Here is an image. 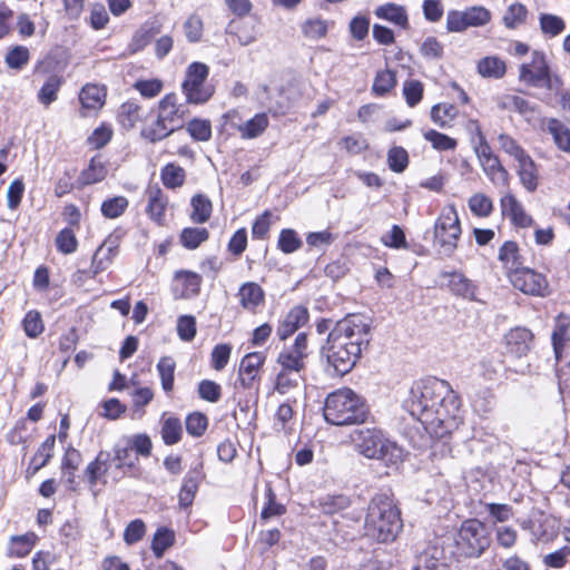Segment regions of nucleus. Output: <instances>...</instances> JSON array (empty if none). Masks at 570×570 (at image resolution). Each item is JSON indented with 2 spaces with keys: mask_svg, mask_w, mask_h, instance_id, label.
<instances>
[{
  "mask_svg": "<svg viewBox=\"0 0 570 570\" xmlns=\"http://www.w3.org/2000/svg\"><path fill=\"white\" fill-rule=\"evenodd\" d=\"M175 534L171 530L160 528L154 534L151 550L157 558L163 557L164 552L174 543Z\"/></svg>",
  "mask_w": 570,
  "mask_h": 570,
  "instance_id": "6e6d98bb",
  "label": "nucleus"
},
{
  "mask_svg": "<svg viewBox=\"0 0 570 570\" xmlns=\"http://www.w3.org/2000/svg\"><path fill=\"white\" fill-rule=\"evenodd\" d=\"M277 246L284 254H292L303 246V242L294 229L285 228L279 233Z\"/></svg>",
  "mask_w": 570,
  "mask_h": 570,
  "instance_id": "8fccbe9b",
  "label": "nucleus"
},
{
  "mask_svg": "<svg viewBox=\"0 0 570 570\" xmlns=\"http://www.w3.org/2000/svg\"><path fill=\"white\" fill-rule=\"evenodd\" d=\"M396 85L395 72L390 69L379 71L374 78L372 91L376 96H385Z\"/></svg>",
  "mask_w": 570,
  "mask_h": 570,
  "instance_id": "a18cd8bd",
  "label": "nucleus"
},
{
  "mask_svg": "<svg viewBox=\"0 0 570 570\" xmlns=\"http://www.w3.org/2000/svg\"><path fill=\"white\" fill-rule=\"evenodd\" d=\"M268 117L265 112L256 114L253 118L237 127L243 139H253L261 136L268 127Z\"/></svg>",
  "mask_w": 570,
  "mask_h": 570,
  "instance_id": "c756f323",
  "label": "nucleus"
},
{
  "mask_svg": "<svg viewBox=\"0 0 570 570\" xmlns=\"http://www.w3.org/2000/svg\"><path fill=\"white\" fill-rule=\"evenodd\" d=\"M176 362L170 356H163L157 363V371L160 376L161 387L166 393L174 389Z\"/></svg>",
  "mask_w": 570,
  "mask_h": 570,
  "instance_id": "c9c22d12",
  "label": "nucleus"
},
{
  "mask_svg": "<svg viewBox=\"0 0 570 570\" xmlns=\"http://www.w3.org/2000/svg\"><path fill=\"white\" fill-rule=\"evenodd\" d=\"M237 297L240 306L252 313H257L258 308L265 303V292L255 282L244 283L238 289Z\"/></svg>",
  "mask_w": 570,
  "mask_h": 570,
  "instance_id": "aec40b11",
  "label": "nucleus"
},
{
  "mask_svg": "<svg viewBox=\"0 0 570 570\" xmlns=\"http://www.w3.org/2000/svg\"><path fill=\"white\" fill-rule=\"evenodd\" d=\"M322 511L326 514H334L350 507V499L346 495H327L320 501Z\"/></svg>",
  "mask_w": 570,
  "mask_h": 570,
  "instance_id": "69168bd1",
  "label": "nucleus"
},
{
  "mask_svg": "<svg viewBox=\"0 0 570 570\" xmlns=\"http://www.w3.org/2000/svg\"><path fill=\"white\" fill-rule=\"evenodd\" d=\"M183 428L180 420L177 417H168L163 421L161 438L165 444L174 445L181 439Z\"/></svg>",
  "mask_w": 570,
  "mask_h": 570,
  "instance_id": "37998d69",
  "label": "nucleus"
},
{
  "mask_svg": "<svg viewBox=\"0 0 570 570\" xmlns=\"http://www.w3.org/2000/svg\"><path fill=\"white\" fill-rule=\"evenodd\" d=\"M520 527L529 531L535 542L548 543L559 534V527L551 517L540 514L539 518H528L520 521Z\"/></svg>",
  "mask_w": 570,
  "mask_h": 570,
  "instance_id": "ddd939ff",
  "label": "nucleus"
},
{
  "mask_svg": "<svg viewBox=\"0 0 570 570\" xmlns=\"http://www.w3.org/2000/svg\"><path fill=\"white\" fill-rule=\"evenodd\" d=\"M357 452L371 460H380L386 466L396 468L403 461V450L384 438L381 430L360 429L352 434Z\"/></svg>",
  "mask_w": 570,
  "mask_h": 570,
  "instance_id": "39448f33",
  "label": "nucleus"
},
{
  "mask_svg": "<svg viewBox=\"0 0 570 570\" xmlns=\"http://www.w3.org/2000/svg\"><path fill=\"white\" fill-rule=\"evenodd\" d=\"M327 21L321 19V18H311L307 19L302 24V32L306 38L309 39H321L326 36L327 33Z\"/></svg>",
  "mask_w": 570,
  "mask_h": 570,
  "instance_id": "e2e57ef3",
  "label": "nucleus"
},
{
  "mask_svg": "<svg viewBox=\"0 0 570 570\" xmlns=\"http://www.w3.org/2000/svg\"><path fill=\"white\" fill-rule=\"evenodd\" d=\"M384 552L379 549L365 557L357 570H389L390 564L381 559Z\"/></svg>",
  "mask_w": 570,
  "mask_h": 570,
  "instance_id": "774afa93",
  "label": "nucleus"
},
{
  "mask_svg": "<svg viewBox=\"0 0 570 570\" xmlns=\"http://www.w3.org/2000/svg\"><path fill=\"white\" fill-rule=\"evenodd\" d=\"M106 176V163L100 155H97L91 158L89 166L82 170L78 180L81 185H92L104 180Z\"/></svg>",
  "mask_w": 570,
  "mask_h": 570,
  "instance_id": "cd10ccee",
  "label": "nucleus"
},
{
  "mask_svg": "<svg viewBox=\"0 0 570 570\" xmlns=\"http://www.w3.org/2000/svg\"><path fill=\"white\" fill-rule=\"evenodd\" d=\"M484 174L491 180L495 187H508L509 186V173L501 165L498 156L490 157L487 160L480 163Z\"/></svg>",
  "mask_w": 570,
  "mask_h": 570,
  "instance_id": "393cba45",
  "label": "nucleus"
},
{
  "mask_svg": "<svg viewBox=\"0 0 570 570\" xmlns=\"http://www.w3.org/2000/svg\"><path fill=\"white\" fill-rule=\"evenodd\" d=\"M209 68L202 62H193L186 71V78L181 85L184 95L189 104H204L213 96V89L205 86Z\"/></svg>",
  "mask_w": 570,
  "mask_h": 570,
  "instance_id": "6e6552de",
  "label": "nucleus"
},
{
  "mask_svg": "<svg viewBox=\"0 0 570 570\" xmlns=\"http://www.w3.org/2000/svg\"><path fill=\"white\" fill-rule=\"evenodd\" d=\"M505 63L498 57H485L478 63V71L482 77L499 79L504 76Z\"/></svg>",
  "mask_w": 570,
  "mask_h": 570,
  "instance_id": "e433bc0d",
  "label": "nucleus"
},
{
  "mask_svg": "<svg viewBox=\"0 0 570 570\" xmlns=\"http://www.w3.org/2000/svg\"><path fill=\"white\" fill-rule=\"evenodd\" d=\"M174 131L171 125L163 119V115L158 111L155 121L141 130V136L150 142H156L165 139Z\"/></svg>",
  "mask_w": 570,
  "mask_h": 570,
  "instance_id": "c85d7f7f",
  "label": "nucleus"
},
{
  "mask_svg": "<svg viewBox=\"0 0 570 570\" xmlns=\"http://www.w3.org/2000/svg\"><path fill=\"white\" fill-rule=\"evenodd\" d=\"M428 390V383L424 380L415 382L411 390L410 395L404 402V407L410 415L419 422L423 430H428V421L425 419L428 410V397L425 391Z\"/></svg>",
  "mask_w": 570,
  "mask_h": 570,
  "instance_id": "4468645a",
  "label": "nucleus"
},
{
  "mask_svg": "<svg viewBox=\"0 0 570 570\" xmlns=\"http://www.w3.org/2000/svg\"><path fill=\"white\" fill-rule=\"evenodd\" d=\"M518 531L510 525H498L494 528V540L499 548L512 549L518 542Z\"/></svg>",
  "mask_w": 570,
  "mask_h": 570,
  "instance_id": "3c124183",
  "label": "nucleus"
},
{
  "mask_svg": "<svg viewBox=\"0 0 570 570\" xmlns=\"http://www.w3.org/2000/svg\"><path fill=\"white\" fill-rule=\"evenodd\" d=\"M323 414L327 423L342 426L364 423L370 410L361 395L350 387H342L326 396Z\"/></svg>",
  "mask_w": 570,
  "mask_h": 570,
  "instance_id": "20e7f679",
  "label": "nucleus"
},
{
  "mask_svg": "<svg viewBox=\"0 0 570 570\" xmlns=\"http://www.w3.org/2000/svg\"><path fill=\"white\" fill-rule=\"evenodd\" d=\"M430 391L432 396L430 401V439L434 438L435 442L430 445L433 449V455L440 453L441 455L448 454L451 449L449 446L448 438L459 426V400L454 395L450 384L436 377H430Z\"/></svg>",
  "mask_w": 570,
  "mask_h": 570,
  "instance_id": "f03ea898",
  "label": "nucleus"
},
{
  "mask_svg": "<svg viewBox=\"0 0 570 570\" xmlns=\"http://www.w3.org/2000/svg\"><path fill=\"white\" fill-rule=\"evenodd\" d=\"M379 19L387 20L396 26L405 27L407 23L406 11L395 3L380 6L374 11Z\"/></svg>",
  "mask_w": 570,
  "mask_h": 570,
  "instance_id": "473e14b6",
  "label": "nucleus"
},
{
  "mask_svg": "<svg viewBox=\"0 0 570 570\" xmlns=\"http://www.w3.org/2000/svg\"><path fill=\"white\" fill-rule=\"evenodd\" d=\"M491 20V12L481 6H473L463 11L450 10L446 16V29L462 32L470 27H481Z\"/></svg>",
  "mask_w": 570,
  "mask_h": 570,
  "instance_id": "9d476101",
  "label": "nucleus"
},
{
  "mask_svg": "<svg viewBox=\"0 0 570 570\" xmlns=\"http://www.w3.org/2000/svg\"><path fill=\"white\" fill-rule=\"evenodd\" d=\"M147 199L146 213L148 217L157 225H164L166 220V210L168 207V197L163 189L156 185H149L145 190Z\"/></svg>",
  "mask_w": 570,
  "mask_h": 570,
  "instance_id": "dca6fc26",
  "label": "nucleus"
},
{
  "mask_svg": "<svg viewBox=\"0 0 570 570\" xmlns=\"http://www.w3.org/2000/svg\"><path fill=\"white\" fill-rule=\"evenodd\" d=\"M328 343L337 344L338 342L344 347L350 350L352 344L354 347H360V354L363 347L370 343V325L361 315H348L345 318L336 322L327 336Z\"/></svg>",
  "mask_w": 570,
  "mask_h": 570,
  "instance_id": "423d86ee",
  "label": "nucleus"
},
{
  "mask_svg": "<svg viewBox=\"0 0 570 570\" xmlns=\"http://www.w3.org/2000/svg\"><path fill=\"white\" fill-rule=\"evenodd\" d=\"M208 237L209 233L205 227H187L180 233V243L187 249H196Z\"/></svg>",
  "mask_w": 570,
  "mask_h": 570,
  "instance_id": "58836bf2",
  "label": "nucleus"
},
{
  "mask_svg": "<svg viewBox=\"0 0 570 570\" xmlns=\"http://www.w3.org/2000/svg\"><path fill=\"white\" fill-rule=\"evenodd\" d=\"M509 279L514 288L531 296L546 297L550 294V287L546 275L529 267H519L509 273Z\"/></svg>",
  "mask_w": 570,
  "mask_h": 570,
  "instance_id": "1a4fd4ad",
  "label": "nucleus"
},
{
  "mask_svg": "<svg viewBox=\"0 0 570 570\" xmlns=\"http://www.w3.org/2000/svg\"><path fill=\"white\" fill-rule=\"evenodd\" d=\"M203 476V463H198L185 474L178 494V503L181 509H187L193 504Z\"/></svg>",
  "mask_w": 570,
  "mask_h": 570,
  "instance_id": "a211bd4d",
  "label": "nucleus"
},
{
  "mask_svg": "<svg viewBox=\"0 0 570 570\" xmlns=\"http://www.w3.org/2000/svg\"><path fill=\"white\" fill-rule=\"evenodd\" d=\"M489 528L478 519L464 520L455 535L438 538L430 558L448 564L460 558H480L491 546Z\"/></svg>",
  "mask_w": 570,
  "mask_h": 570,
  "instance_id": "f257e3e1",
  "label": "nucleus"
},
{
  "mask_svg": "<svg viewBox=\"0 0 570 570\" xmlns=\"http://www.w3.org/2000/svg\"><path fill=\"white\" fill-rule=\"evenodd\" d=\"M265 362V355L261 352L248 353L239 365V381L243 387L250 389L257 377L258 368Z\"/></svg>",
  "mask_w": 570,
  "mask_h": 570,
  "instance_id": "412c9836",
  "label": "nucleus"
},
{
  "mask_svg": "<svg viewBox=\"0 0 570 570\" xmlns=\"http://www.w3.org/2000/svg\"><path fill=\"white\" fill-rule=\"evenodd\" d=\"M61 83V77L57 75L50 76L38 92L39 101L45 106H49L56 101Z\"/></svg>",
  "mask_w": 570,
  "mask_h": 570,
  "instance_id": "c03bdc74",
  "label": "nucleus"
},
{
  "mask_svg": "<svg viewBox=\"0 0 570 570\" xmlns=\"http://www.w3.org/2000/svg\"><path fill=\"white\" fill-rule=\"evenodd\" d=\"M554 144L563 151H570V129L560 120L551 118L547 125Z\"/></svg>",
  "mask_w": 570,
  "mask_h": 570,
  "instance_id": "f704fd0d",
  "label": "nucleus"
},
{
  "mask_svg": "<svg viewBox=\"0 0 570 570\" xmlns=\"http://www.w3.org/2000/svg\"><path fill=\"white\" fill-rule=\"evenodd\" d=\"M105 88L92 83L83 86L79 94L82 109L88 111H97L100 109L105 104Z\"/></svg>",
  "mask_w": 570,
  "mask_h": 570,
  "instance_id": "b1692460",
  "label": "nucleus"
},
{
  "mask_svg": "<svg viewBox=\"0 0 570 570\" xmlns=\"http://www.w3.org/2000/svg\"><path fill=\"white\" fill-rule=\"evenodd\" d=\"M448 286L459 296L471 298L474 295L472 284L460 273H452L449 275Z\"/></svg>",
  "mask_w": 570,
  "mask_h": 570,
  "instance_id": "13d9d810",
  "label": "nucleus"
},
{
  "mask_svg": "<svg viewBox=\"0 0 570 570\" xmlns=\"http://www.w3.org/2000/svg\"><path fill=\"white\" fill-rule=\"evenodd\" d=\"M119 121L126 129H131L141 120L140 107L134 101H127L120 106Z\"/></svg>",
  "mask_w": 570,
  "mask_h": 570,
  "instance_id": "49530a36",
  "label": "nucleus"
},
{
  "mask_svg": "<svg viewBox=\"0 0 570 570\" xmlns=\"http://www.w3.org/2000/svg\"><path fill=\"white\" fill-rule=\"evenodd\" d=\"M539 22L542 33L551 38L559 36L566 29L563 19L556 14L541 13Z\"/></svg>",
  "mask_w": 570,
  "mask_h": 570,
  "instance_id": "79ce46f5",
  "label": "nucleus"
},
{
  "mask_svg": "<svg viewBox=\"0 0 570 570\" xmlns=\"http://www.w3.org/2000/svg\"><path fill=\"white\" fill-rule=\"evenodd\" d=\"M528 10L522 3H513L508 7L504 16L503 23L510 29H514L525 21Z\"/></svg>",
  "mask_w": 570,
  "mask_h": 570,
  "instance_id": "680f3d73",
  "label": "nucleus"
},
{
  "mask_svg": "<svg viewBox=\"0 0 570 570\" xmlns=\"http://www.w3.org/2000/svg\"><path fill=\"white\" fill-rule=\"evenodd\" d=\"M462 230L458 212L453 205L443 208L434 225V246L443 256H451Z\"/></svg>",
  "mask_w": 570,
  "mask_h": 570,
  "instance_id": "0eeeda50",
  "label": "nucleus"
},
{
  "mask_svg": "<svg viewBox=\"0 0 570 570\" xmlns=\"http://www.w3.org/2000/svg\"><path fill=\"white\" fill-rule=\"evenodd\" d=\"M175 278L181 282L184 297L198 295L202 284V276L199 274L189 271H178Z\"/></svg>",
  "mask_w": 570,
  "mask_h": 570,
  "instance_id": "ea45409f",
  "label": "nucleus"
},
{
  "mask_svg": "<svg viewBox=\"0 0 570 570\" xmlns=\"http://www.w3.org/2000/svg\"><path fill=\"white\" fill-rule=\"evenodd\" d=\"M507 352L515 357L525 356L533 347V334L525 327H515L505 334Z\"/></svg>",
  "mask_w": 570,
  "mask_h": 570,
  "instance_id": "f3484780",
  "label": "nucleus"
},
{
  "mask_svg": "<svg viewBox=\"0 0 570 570\" xmlns=\"http://www.w3.org/2000/svg\"><path fill=\"white\" fill-rule=\"evenodd\" d=\"M567 563H570L569 546H564L543 557V564L549 568L562 569Z\"/></svg>",
  "mask_w": 570,
  "mask_h": 570,
  "instance_id": "338daca9",
  "label": "nucleus"
},
{
  "mask_svg": "<svg viewBox=\"0 0 570 570\" xmlns=\"http://www.w3.org/2000/svg\"><path fill=\"white\" fill-rule=\"evenodd\" d=\"M471 404L476 413L487 415L494 407L495 396L490 389L484 387L475 392L474 396L471 399Z\"/></svg>",
  "mask_w": 570,
  "mask_h": 570,
  "instance_id": "a19ab883",
  "label": "nucleus"
},
{
  "mask_svg": "<svg viewBox=\"0 0 570 570\" xmlns=\"http://www.w3.org/2000/svg\"><path fill=\"white\" fill-rule=\"evenodd\" d=\"M518 175L522 186L530 193L538 188L539 174L534 160L529 154L520 158L518 161Z\"/></svg>",
  "mask_w": 570,
  "mask_h": 570,
  "instance_id": "5701e85b",
  "label": "nucleus"
},
{
  "mask_svg": "<svg viewBox=\"0 0 570 570\" xmlns=\"http://www.w3.org/2000/svg\"><path fill=\"white\" fill-rule=\"evenodd\" d=\"M56 444V435L50 434L43 443L38 448L37 452L31 459L28 466V472L36 474L40 469L47 465L50 459L53 456V449Z\"/></svg>",
  "mask_w": 570,
  "mask_h": 570,
  "instance_id": "bb28decb",
  "label": "nucleus"
},
{
  "mask_svg": "<svg viewBox=\"0 0 570 570\" xmlns=\"http://www.w3.org/2000/svg\"><path fill=\"white\" fill-rule=\"evenodd\" d=\"M189 102H178L176 94H167L158 102V110L163 119L168 121L174 130L183 128L184 120L189 115Z\"/></svg>",
  "mask_w": 570,
  "mask_h": 570,
  "instance_id": "2eb2a0df",
  "label": "nucleus"
},
{
  "mask_svg": "<svg viewBox=\"0 0 570 570\" xmlns=\"http://www.w3.org/2000/svg\"><path fill=\"white\" fill-rule=\"evenodd\" d=\"M503 367L501 355L489 354L480 362V373L485 380H494Z\"/></svg>",
  "mask_w": 570,
  "mask_h": 570,
  "instance_id": "bf43d9fd",
  "label": "nucleus"
},
{
  "mask_svg": "<svg viewBox=\"0 0 570 570\" xmlns=\"http://www.w3.org/2000/svg\"><path fill=\"white\" fill-rule=\"evenodd\" d=\"M160 179L168 189L179 188L185 184L186 170L175 163H169L161 168Z\"/></svg>",
  "mask_w": 570,
  "mask_h": 570,
  "instance_id": "7c9ffc66",
  "label": "nucleus"
},
{
  "mask_svg": "<svg viewBox=\"0 0 570 570\" xmlns=\"http://www.w3.org/2000/svg\"><path fill=\"white\" fill-rule=\"evenodd\" d=\"M128 207V199L124 196H115L101 204V213L107 218H117Z\"/></svg>",
  "mask_w": 570,
  "mask_h": 570,
  "instance_id": "0e129e2a",
  "label": "nucleus"
},
{
  "mask_svg": "<svg viewBox=\"0 0 570 570\" xmlns=\"http://www.w3.org/2000/svg\"><path fill=\"white\" fill-rule=\"evenodd\" d=\"M570 316L561 313L556 318V326L551 334L554 357L559 362L562 357L566 342L569 340Z\"/></svg>",
  "mask_w": 570,
  "mask_h": 570,
  "instance_id": "4be33fe9",
  "label": "nucleus"
},
{
  "mask_svg": "<svg viewBox=\"0 0 570 570\" xmlns=\"http://www.w3.org/2000/svg\"><path fill=\"white\" fill-rule=\"evenodd\" d=\"M277 363L282 370L302 372L305 368V357L292 350H285L279 353Z\"/></svg>",
  "mask_w": 570,
  "mask_h": 570,
  "instance_id": "5fc2aeb1",
  "label": "nucleus"
},
{
  "mask_svg": "<svg viewBox=\"0 0 570 570\" xmlns=\"http://www.w3.org/2000/svg\"><path fill=\"white\" fill-rule=\"evenodd\" d=\"M498 258L508 271V274L523 266V258L520 254L519 246L512 240H507L502 244L499 249Z\"/></svg>",
  "mask_w": 570,
  "mask_h": 570,
  "instance_id": "a878e982",
  "label": "nucleus"
},
{
  "mask_svg": "<svg viewBox=\"0 0 570 570\" xmlns=\"http://www.w3.org/2000/svg\"><path fill=\"white\" fill-rule=\"evenodd\" d=\"M186 130L196 141H208L212 138V124L207 119H191L188 121Z\"/></svg>",
  "mask_w": 570,
  "mask_h": 570,
  "instance_id": "de8ad7c7",
  "label": "nucleus"
},
{
  "mask_svg": "<svg viewBox=\"0 0 570 570\" xmlns=\"http://www.w3.org/2000/svg\"><path fill=\"white\" fill-rule=\"evenodd\" d=\"M308 321V311L302 305L294 306L279 323L276 334L281 341L287 340Z\"/></svg>",
  "mask_w": 570,
  "mask_h": 570,
  "instance_id": "6ab92c4d",
  "label": "nucleus"
},
{
  "mask_svg": "<svg viewBox=\"0 0 570 570\" xmlns=\"http://www.w3.org/2000/svg\"><path fill=\"white\" fill-rule=\"evenodd\" d=\"M36 539L37 535L33 532L11 537L8 556L17 558L26 557L32 550Z\"/></svg>",
  "mask_w": 570,
  "mask_h": 570,
  "instance_id": "72a5a7b5",
  "label": "nucleus"
},
{
  "mask_svg": "<svg viewBox=\"0 0 570 570\" xmlns=\"http://www.w3.org/2000/svg\"><path fill=\"white\" fill-rule=\"evenodd\" d=\"M22 327L28 337H38L45 330L41 314L36 309L29 311L22 320Z\"/></svg>",
  "mask_w": 570,
  "mask_h": 570,
  "instance_id": "864d4df0",
  "label": "nucleus"
},
{
  "mask_svg": "<svg viewBox=\"0 0 570 570\" xmlns=\"http://www.w3.org/2000/svg\"><path fill=\"white\" fill-rule=\"evenodd\" d=\"M468 206L471 213L480 218L489 217L494 208L492 199L483 193L473 194L468 200Z\"/></svg>",
  "mask_w": 570,
  "mask_h": 570,
  "instance_id": "4c0bfd02",
  "label": "nucleus"
},
{
  "mask_svg": "<svg viewBox=\"0 0 570 570\" xmlns=\"http://www.w3.org/2000/svg\"><path fill=\"white\" fill-rule=\"evenodd\" d=\"M190 205L193 208L190 219L194 223L203 224L210 218L213 212V204L207 196L203 194H197L193 196Z\"/></svg>",
  "mask_w": 570,
  "mask_h": 570,
  "instance_id": "2f4dec72",
  "label": "nucleus"
},
{
  "mask_svg": "<svg viewBox=\"0 0 570 570\" xmlns=\"http://www.w3.org/2000/svg\"><path fill=\"white\" fill-rule=\"evenodd\" d=\"M520 80L533 87L550 86V71L546 57L540 51H533L530 63L520 67Z\"/></svg>",
  "mask_w": 570,
  "mask_h": 570,
  "instance_id": "f8f14e48",
  "label": "nucleus"
},
{
  "mask_svg": "<svg viewBox=\"0 0 570 570\" xmlns=\"http://www.w3.org/2000/svg\"><path fill=\"white\" fill-rule=\"evenodd\" d=\"M301 380V372L281 370L276 376L275 390L281 394H286L297 387Z\"/></svg>",
  "mask_w": 570,
  "mask_h": 570,
  "instance_id": "4d7b16f0",
  "label": "nucleus"
},
{
  "mask_svg": "<svg viewBox=\"0 0 570 570\" xmlns=\"http://www.w3.org/2000/svg\"><path fill=\"white\" fill-rule=\"evenodd\" d=\"M322 353L325 355L327 363L334 368L335 373L340 375L351 372L361 356L360 347L356 348L352 344L348 350L340 342L337 344L326 342L322 348Z\"/></svg>",
  "mask_w": 570,
  "mask_h": 570,
  "instance_id": "9b49d317",
  "label": "nucleus"
},
{
  "mask_svg": "<svg viewBox=\"0 0 570 570\" xmlns=\"http://www.w3.org/2000/svg\"><path fill=\"white\" fill-rule=\"evenodd\" d=\"M402 529L400 511L387 494H376L367 507L364 535L376 542H392Z\"/></svg>",
  "mask_w": 570,
  "mask_h": 570,
  "instance_id": "7ed1b4c3",
  "label": "nucleus"
},
{
  "mask_svg": "<svg viewBox=\"0 0 570 570\" xmlns=\"http://www.w3.org/2000/svg\"><path fill=\"white\" fill-rule=\"evenodd\" d=\"M30 60L29 49L24 46H14L6 55L4 61L10 69L21 70Z\"/></svg>",
  "mask_w": 570,
  "mask_h": 570,
  "instance_id": "09e8293b",
  "label": "nucleus"
},
{
  "mask_svg": "<svg viewBox=\"0 0 570 570\" xmlns=\"http://www.w3.org/2000/svg\"><path fill=\"white\" fill-rule=\"evenodd\" d=\"M110 461V453L100 451L96 459L85 469V476L90 487H95L101 478L100 465H106Z\"/></svg>",
  "mask_w": 570,
  "mask_h": 570,
  "instance_id": "603ef678",
  "label": "nucleus"
},
{
  "mask_svg": "<svg viewBox=\"0 0 570 570\" xmlns=\"http://www.w3.org/2000/svg\"><path fill=\"white\" fill-rule=\"evenodd\" d=\"M456 115V108L451 104L435 105L430 110L431 119L440 127L448 126Z\"/></svg>",
  "mask_w": 570,
  "mask_h": 570,
  "instance_id": "052dcab7",
  "label": "nucleus"
}]
</instances>
